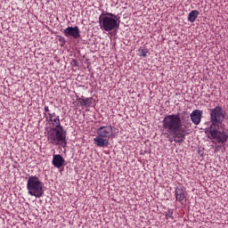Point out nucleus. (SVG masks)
Here are the masks:
<instances>
[{
	"mask_svg": "<svg viewBox=\"0 0 228 228\" xmlns=\"http://www.w3.org/2000/svg\"><path fill=\"white\" fill-rule=\"evenodd\" d=\"M210 126L206 128V134L213 143H220L225 145L228 142V128L224 124L227 118V111L224 107L216 105L215 108L209 110Z\"/></svg>",
	"mask_w": 228,
	"mask_h": 228,
	"instance_id": "f257e3e1",
	"label": "nucleus"
},
{
	"mask_svg": "<svg viewBox=\"0 0 228 228\" xmlns=\"http://www.w3.org/2000/svg\"><path fill=\"white\" fill-rule=\"evenodd\" d=\"M160 131L166 138H168L170 143L172 142L183 143L186 140V128L183 127V119H181L180 113L165 116Z\"/></svg>",
	"mask_w": 228,
	"mask_h": 228,
	"instance_id": "f03ea898",
	"label": "nucleus"
},
{
	"mask_svg": "<svg viewBox=\"0 0 228 228\" xmlns=\"http://www.w3.org/2000/svg\"><path fill=\"white\" fill-rule=\"evenodd\" d=\"M99 24L102 31H106L107 33L115 31L120 28V16L102 11L99 17Z\"/></svg>",
	"mask_w": 228,
	"mask_h": 228,
	"instance_id": "7ed1b4c3",
	"label": "nucleus"
},
{
	"mask_svg": "<svg viewBox=\"0 0 228 228\" xmlns=\"http://www.w3.org/2000/svg\"><path fill=\"white\" fill-rule=\"evenodd\" d=\"M96 136L94 140V144L97 147H102L105 149V147H110V138H115V134L113 133V126H102L97 128Z\"/></svg>",
	"mask_w": 228,
	"mask_h": 228,
	"instance_id": "20e7f679",
	"label": "nucleus"
},
{
	"mask_svg": "<svg viewBox=\"0 0 228 228\" xmlns=\"http://www.w3.org/2000/svg\"><path fill=\"white\" fill-rule=\"evenodd\" d=\"M44 188L45 187L40 181V177L37 175H28L27 181V190L28 195H31V197H36V199H41V197H44V193L45 192Z\"/></svg>",
	"mask_w": 228,
	"mask_h": 228,
	"instance_id": "39448f33",
	"label": "nucleus"
},
{
	"mask_svg": "<svg viewBox=\"0 0 228 228\" xmlns=\"http://www.w3.org/2000/svg\"><path fill=\"white\" fill-rule=\"evenodd\" d=\"M48 141L52 145H61V147H67V131L63 129V126L52 127L50 134H48Z\"/></svg>",
	"mask_w": 228,
	"mask_h": 228,
	"instance_id": "423d86ee",
	"label": "nucleus"
},
{
	"mask_svg": "<svg viewBox=\"0 0 228 228\" xmlns=\"http://www.w3.org/2000/svg\"><path fill=\"white\" fill-rule=\"evenodd\" d=\"M64 37L67 38H74L77 40V38H81V30H79V27H68L62 31Z\"/></svg>",
	"mask_w": 228,
	"mask_h": 228,
	"instance_id": "0eeeda50",
	"label": "nucleus"
},
{
	"mask_svg": "<svg viewBox=\"0 0 228 228\" xmlns=\"http://www.w3.org/2000/svg\"><path fill=\"white\" fill-rule=\"evenodd\" d=\"M175 200L178 202H183L186 197H188V192H186V188L183 184H179L175 189Z\"/></svg>",
	"mask_w": 228,
	"mask_h": 228,
	"instance_id": "6e6552de",
	"label": "nucleus"
},
{
	"mask_svg": "<svg viewBox=\"0 0 228 228\" xmlns=\"http://www.w3.org/2000/svg\"><path fill=\"white\" fill-rule=\"evenodd\" d=\"M202 113L203 111L200 110H195L191 113V120L194 126H199V124H200L202 120Z\"/></svg>",
	"mask_w": 228,
	"mask_h": 228,
	"instance_id": "1a4fd4ad",
	"label": "nucleus"
},
{
	"mask_svg": "<svg viewBox=\"0 0 228 228\" xmlns=\"http://www.w3.org/2000/svg\"><path fill=\"white\" fill-rule=\"evenodd\" d=\"M52 165L55 168H61L65 165V159L61 154H55L53 156Z\"/></svg>",
	"mask_w": 228,
	"mask_h": 228,
	"instance_id": "9d476101",
	"label": "nucleus"
},
{
	"mask_svg": "<svg viewBox=\"0 0 228 228\" xmlns=\"http://www.w3.org/2000/svg\"><path fill=\"white\" fill-rule=\"evenodd\" d=\"M48 124L52 126V127H63L61 126V123L60 122V118H47L45 119Z\"/></svg>",
	"mask_w": 228,
	"mask_h": 228,
	"instance_id": "9b49d317",
	"label": "nucleus"
},
{
	"mask_svg": "<svg viewBox=\"0 0 228 228\" xmlns=\"http://www.w3.org/2000/svg\"><path fill=\"white\" fill-rule=\"evenodd\" d=\"M199 15H200V12H199L197 10H193L189 13L187 20L189 22H195V20H197V18L199 17Z\"/></svg>",
	"mask_w": 228,
	"mask_h": 228,
	"instance_id": "f8f14e48",
	"label": "nucleus"
},
{
	"mask_svg": "<svg viewBox=\"0 0 228 228\" xmlns=\"http://www.w3.org/2000/svg\"><path fill=\"white\" fill-rule=\"evenodd\" d=\"M139 56H142V58H147V54H149V49L140 47L138 49Z\"/></svg>",
	"mask_w": 228,
	"mask_h": 228,
	"instance_id": "ddd939ff",
	"label": "nucleus"
},
{
	"mask_svg": "<svg viewBox=\"0 0 228 228\" xmlns=\"http://www.w3.org/2000/svg\"><path fill=\"white\" fill-rule=\"evenodd\" d=\"M45 120H47V118H60V116L56 115L55 112H48L47 114L45 113Z\"/></svg>",
	"mask_w": 228,
	"mask_h": 228,
	"instance_id": "4468645a",
	"label": "nucleus"
},
{
	"mask_svg": "<svg viewBox=\"0 0 228 228\" xmlns=\"http://www.w3.org/2000/svg\"><path fill=\"white\" fill-rule=\"evenodd\" d=\"M174 216V209L168 208L166 212V219L168 220L169 218H172Z\"/></svg>",
	"mask_w": 228,
	"mask_h": 228,
	"instance_id": "2eb2a0df",
	"label": "nucleus"
},
{
	"mask_svg": "<svg viewBox=\"0 0 228 228\" xmlns=\"http://www.w3.org/2000/svg\"><path fill=\"white\" fill-rule=\"evenodd\" d=\"M77 101L78 102L80 106H86L85 96H81V98H77Z\"/></svg>",
	"mask_w": 228,
	"mask_h": 228,
	"instance_id": "dca6fc26",
	"label": "nucleus"
},
{
	"mask_svg": "<svg viewBox=\"0 0 228 228\" xmlns=\"http://www.w3.org/2000/svg\"><path fill=\"white\" fill-rule=\"evenodd\" d=\"M86 101V106H92V102L94 101V98L89 97V98H85Z\"/></svg>",
	"mask_w": 228,
	"mask_h": 228,
	"instance_id": "f3484780",
	"label": "nucleus"
},
{
	"mask_svg": "<svg viewBox=\"0 0 228 228\" xmlns=\"http://www.w3.org/2000/svg\"><path fill=\"white\" fill-rule=\"evenodd\" d=\"M70 63L72 67H79V63L76 60H72Z\"/></svg>",
	"mask_w": 228,
	"mask_h": 228,
	"instance_id": "a211bd4d",
	"label": "nucleus"
},
{
	"mask_svg": "<svg viewBox=\"0 0 228 228\" xmlns=\"http://www.w3.org/2000/svg\"><path fill=\"white\" fill-rule=\"evenodd\" d=\"M44 111H45V115H47V113H50L49 111V106H45V108H44Z\"/></svg>",
	"mask_w": 228,
	"mask_h": 228,
	"instance_id": "6ab92c4d",
	"label": "nucleus"
},
{
	"mask_svg": "<svg viewBox=\"0 0 228 228\" xmlns=\"http://www.w3.org/2000/svg\"><path fill=\"white\" fill-rule=\"evenodd\" d=\"M59 42H61V44H65V37H60Z\"/></svg>",
	"mask_w": 228,
	"mask_h": 228,
	"instance_id": "aec40b11",
	"label": "nucleus"
},
{
	"mask_svg": "<svg viewBox=\"0 0 228 228\" xmlns=\"http://www.w3.org/2000/svg\"><path fill=\"white\" fill-rule=\"evenodd\" d=\"M220 149H222V146H221V145L216 146V151H220Z\"/></svg>",
	"mask_w": 228,
	"mask_h": 228,
	"instance_id": "412c9836",
	"label": "nucleus"
},
{
	"mask_svg": "<svg viewBox=\"0 0 228 228\" xmlns=\"http://www.w3.org/2000/svg\"><path fill=\"white\" fill-rule=\"evenodd\" d=\"M199 154H200V156H202V154H204V152L203 151H199Z\"/></svg>",
	"mask_w": 228,
	"mask_h": 228,
	"instance_id": "4be33fe9",
	"label": "nucleus"
},
{
	"mask_svg": "<svg viewBox=\"0 0 228 228\" xmlns=\"http://www.w3.org/2000/svg\"><path fill=\"white\" fill-rule=\"evenodd\" d=\"M187 118H190V116H187Z\"/></svg>",
	"mask_w": 228,
	"mask_h": 228,
	"instance_id": "5701e85b",
	"label": "nucleus"
}]
</instances>
